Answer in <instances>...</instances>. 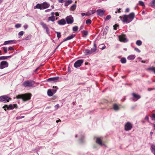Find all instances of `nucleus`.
Wrapping results in <instances>:
<instances>
[{"instance_id": "obj_1", "label": "nucleus", "mask_w": 155, "mask_h": 155, "mask_svg": "<svg viewBox=\"0 0 155 155\" xmlns=\"http://www.w3.org/2000/svg\"><path fill=\"white\" fill-rule=\"evenodd\" d=\"M134 17V13L131 12L128 15H124L120 16L119 18L124 23L128 24L132 21Z\"/></svg>"}, {"instance_id": "obj_2", "label": "nucleus", "mask_w": 155, "mask_h": 155, "mask_svg": "<svg viewBox=\"0 0 155 155\" xmlns=\"http://www.w3.org/2000/svg\"><path fill=\"white\" fill-rule=\"evenodd\" d=\"M31 95L30 94L26 93L19 94L16 96L17 99H21L24 101H26L30 99Z\"/></svg>"}, {"instance_id": "obj_3", "label": "nucleus", "mask_w": 155, "mask_h": 155, "mask_svg": "<svg viewBox=\"0 0 155 155\" xmlns=\"http://www.w3.org/2000/svg\"><path fill=\"white\" fill-rule=\"evenodd\" d=\"M35 84V81L33 80H27L22 83V86L25 87H33Z\"/></svg>"}, {"instance_id": "obj_4", "label": "nucleus", "mask_w": 155, "mask_h": 155, "mask_svg": "<svg viewBox=\"0 0 155 155\" xmlns=\"http://www.w3.org/2000/svg\"><path fill=\"white\" fill-rule=\"evenodd\" d=\"M97 50V47L95 44H94V47L91 50L86 49L84 51V54L85 55H88L91 54L95 52Z\"/></svg>"}, {"instance_id": "obj_5", "label": "nucleus", "mask_w": 155, "mask_h": 155, "mask_svg": "<svg viewBox=\"0 0 155 155\" xmlns=\"http://www.w3.org/2000/svg\"><path fill=\"white\" fill-rule=\"evenodd\" d=\"M12 99L6 95H4L0 96V102L3 103L8 102Z\"/></svg>"}, {"instance_id": "obj_6", "label": "nucleus", "mask_w": 155, "mask_h": 155, "mask_svg": "<svg viewBox=\"0 0 155 155\" xmlns=\"http://www.w3.org/2000/svg\"><path fill=\"white\" fill-rule=\"evenodd\" d=\"M17 107V104H14L13 105L10 104L8 106L7 105H5L3 107V108L4 109L5 111H6V108H7L8 110H12L15 108H16Z\"/></svg>"}, {"instance_id": "obj_7", "label": "nucleus", "mask_w": 155, "mask_h": 155, "mask_svg": "<svg viewBox=\"0 0 155 155\" xmlns=\"http://www.w3.org/2000/svg\"><path fill=\"white\" fill-rule=\"evenodd\" d=\"M59 77H56L50 78L47 80V81L51 83H54L57 82L59 80Z\"/></svg>"}, {"instance_id": "obj_8", "label": "nucleus", "mask_w": 155, "mask_h": 155, "mask_svg": "<svg viewBox=\"0 0 155 155\" xmlns=\"http://www.w3.org/2000/svg\"><path fill=\"white\" fill-rule=\"evenodd\" d=\"M84 60L83 59L78 60L74 63V66L76 68H78L81 66Z\"/></svg>"}, {"instance_id": "obj_9", "label": "nucleus", "mask_w": 155, "mask_h": 155, "mask_svg": "<svg viewBox=\"0 0 155 155\" xmlns=\"http://www.w3.org/2000/svg\"><path fill=\"white\" fill-rule=\"evenodd\" d=\"M75 35L72 34L70 36L67 37L66 38L64 39V40H63V41L62 42H61V43H60V44L59 45L56 47L55 49H57L58 48V47L59 46L62 44V42L65 41H66L68 40H71V39H72V38H74L75 37Z\"/></svg>"}, {"instance_id": "obj_10", "label": "nucleus", "mask_w": 155, "mask_h": 155, "mask_svg": "<svg viewBox=\"0 0 155 155\" xmlns=\"http://www.w3.org/2000/svg\"><path fill=\"white\" fill-rule=\"evenodd\" d=\"M8 66V63L6 61H2L0 64V68L2 69L4 68H7Z\"/></svg>"}, {"instance_id": "obj_11", "label": "nucleus", "mask_w": 155, "mask_h": 155, "mask_svg": "<svg viewBox=\"0 0 155 155\" xmlns=\"http://www.w3.org/2000/svg\"><path fill=\"white\" fill-rule=\"evenodd\" d=\"M66 22L68 24H71L74 22L73 18L71 16H67L66 18Z\"/></svg>"}, {"instance_id": "obj_12", "label": "nucleus", "mask_w": 155, "mask_h": 155, "mask_svg": "<svg viewBox=\"0 0 155 155\" xmlns=\"http://www.w3.org/2000/svg\"><path fill=\"white\" fill-rule=\"evenodd\" d=\"M119 40L121 42H127L128 40L126 38V36L124 35H122L119 36Z\"/></svg>"}, {"instance_id": "obj_13", "label": "nucleus", "mask_w": 155, "mask_h": 155, "mask_svg": "<svg viewBox=\"0 0 155 155\" xmlns=\"http://www.w3.org/2000/svg\"><path fill=\"white\" fill-rule=\"evenodd\" d=\"M132 128L131 124L129 122H127L125 125L124 129L126 131L130 130Z\"/></svg>"}, {"instance_id": "obj_14", "label": "nucleus", "mask_w": 155, "mask_h": 155, "mask_svg": "<svg viewBox=\"0 0 155 155\" xmlns=\"http://www.w3.org/2000/svg\"><path fill=\"white\" fill-rule=\"evenodd\" d=\"M132 95L134 98L132 100L134 101H137L141 97V96L140 95L134 93L132 94Z\"/></svg>"}, {"instance_id": "obj_15", "label": "nucleus", "mask_w": 155, "mask_h": 155, "mask_svg": "<svg viewBox=\"0 0 155 155\" xmlns=\"http://www.w3.org/2000/svg\"><path fill=\"white\" fill-rule=\"evenodd\" d=\"M105 10L101 9H98L97 10V15L101 17H102L105 13Z\"/></svg>"}, {"instance_id": "obj_16", "label": "nucleus", "mask_w": 155, "mask_h": 155, "mask_svg": "<svg viewBox=\"0 0 155 155\" xmlns=\"http://www.w3.org/2000/svg\"><path fill=\"white\" fill-rule=\"evenodd\" d=\"M41 4L42 9H46L50 6V4L46 2H44Z\"/></svg>"}, {"instance_id": "obj_17", "label": "nucleus", "mask_w": 155, "mask_h": 155, "mask_svg": "<svg viewBox=\"0 0 155 155\" xmlns=\"http://www.w3.org/2000/svg\"><path fill=\"white\" fill-rule=\"evenodd\" d=\"M79 142L80 143H84V134H81L79 135Z\"/></svg>"}, {"instance_id": "obj_18", "label": "nucleus", "mask_w": 155, "mask_h": 155, "mask_svg": "<svg viewBox=\"0 0 155 155\" xmlns=\"http://www.w3.org/2000/svg\"><path fill=\"white\" fill-rule=\"evenodd\" d=\"M58 23L59 25H64L66 24V21L64 19H62L58 21Z\"/></svg>"}, {"instance_id": "obj_19", "label": "nucleus", "mask_w": 155, "mask_h": 155, "mask_svg": "<svg viewBox=\"0 0 155 155\" xmlns=\"http://www.w3.org/2000/svg\"><path fill=\"white\" fill-rule=\"evenodd\" d=\"M96 142L97 143L101 146L104 145V144L102 143L101 140L100 138L97 137L96 138Z\"/></svg>"}, {"instance_id": "obj_20", "label": "nucleus", "mask_w": 155, "mask_h": 155, "mask_svg": "<svg viewBox=\"0 0 155 155\" xmlns=\"http://www.w3.org/2000/svg\"><path fill=\"white\" fill-rule=\"evenodd\" d=\"M113 109L116 111H117L120 110V107L119 106L116 104H114L113 105Z\"/></svg>"}, {"instance_id": "obj_21", "label": "nucleus", "mask_w": 155, "mask_h": 155, "mask_svg": "<svg viewBox=\"0 0 155 155\" xmlns=\"http://www.w3.org/2000/svg\"><path fill=\"white\" fill-rule=\"evenodd\" d=\"M15 41V40H11L5 41L3 43V45H5L7 44H11L12 43Z\"/></svg>"}, {"instance_id": "obj_22", "label": "nucleus", "mask_w": 155, "mask_h": 155, "mask_svg": "<svg viewBox=\"0 0 155 155\" xmlns=\"http://www.w3.org/2000/svg\"><path fill=\"white\" fill-rule=\"evenodd\" d=\"M37 8L40 10L42 9V4H37L34 7V9Z\"/></svg>"}, {"instance_id": "obj_23", "label": "nucleus", "mask_w": 155, "mask_h": 155, "mask_svg": "<svg viewBox=\"0 0 155 155\" xmlns=\"http://www.w3.org/2000/svg\"><path fill=\"white\" fill-rule=\"evenodd\" d=\"M151 150L152 153L155 155V145L153 144L151 145Z\"/></svg>"}, {"instance_id": "obj_24", "label": "nucleus", "mask_w": 155, "mask_h": 155, "mask_svg": "<svg viewBox=\"0 0 155 155\" xmlns=\"http://www.w3.org/2000/svg\"><path fill=\"white\" fill-rule=\"evenodd\" d=\"M47 94L48 96L51 97L53 95L54 93L52 92L51 89H49L48 90Z\"/></svg>"}, {"instance_id": "obj_25", "label": "nucleus", "mask_w": 155, "mask_h": 155, "mask_svg": "<svg viewBox=\"0 0 155 155\" xmlns=\"http://www.w3.org/2000/svg\"><path fill=\"white\" fill-rule=\"evenodd\" d=\"M11 57L12 56H1L0 57V60H5L8 58H11Z\"/></svg>"}, {"instance_id": "obj_26", "label": "nucleus", "mask_w": 155, "mask_h": 155, "mask_svg": "<svg viewBox=\"0 0 155 155\" xmlns=\"http://www.w3.org/2000/svg\"><path fill=\"white\" fill-rule=\"evenodd\" d=\"M135 55H131L127 57V59L129 60H133L135 58Z\"/></svg>"}, {"instance_id": "obj_27", "label": "nucleus", "mask_w": 155, "mask_h": 155, "mask_svg": "<svg viewBox=\"0 0 155 155\" xmlns=\"http://www.w3.org/2000/svg\"><path fill=\"white\" fill-rule=\"evenodd\" d=\"M147 70L151 71L153 72L155 74V67H151L147 69Z\"/></svg>"}, {"instance_id": "obj_28", "label": "nucleus", "mask_w": 155, "mask_h": 155, "mask_svg": "<svg viewBox=\"0 0 155 155\" xmlns=\"http://www.w3.org/2000/svg\"><path fill=\"white\" fill-rule=\"evenodd\" d=\"M95 12V10H90V11H88L87 12V14L88 15H89L94 13Z\"/></svg>"}, {"instance_id": "obj_29", "label": "nucleus", "mask_w": 155, "mask_h": 155, "mask_svg": "<svg viewBox=\"0 0 155 155\" xmlns=\"http://www.w3.org/2000/svg\"><path fill=\"white\" fill-rule=\"evenodd\" d=\"M40 24L42 26L44 29H45L48 27L46 25L44 22H41Z\"/></svg>"}, {"instance_id": "obj_30", "label": "nucleus", "mask_w": 155, "mask_h": 155, "mask_svg": "<svg viewBox=\"0 0 155 155\" xmlns=\"http://www.w3.org/2000/svg\"><path fill=\"white\" fill-rule=\"evenodd\" d=\"M122 64H125L126 62V58L124 57L122 58L120 60Z\"/></svg>"}, {"instance_id": "obj_31", "label": "nucleus", "mask_w": 155, "mask_h": 155, "mask_svg": "<svg viewBox=\"0 0 155 155\" xmlns=\"http://www.w3.org/2000/svg\"><path fill=\"white\" fill-rule=\"evenodd\" d=\"M76 7V5L75 4H74L72 6H71L70 8V10L71 11H74Z\"/></svg>"}, {"instance_id": "obj_32", "label": "nucleus", "mask_w": 155, "mask_h": 155, "mask_svg": "<svg viewBox=\"0 0 155 155\" xmlns=\"http://www.w3.org/2000/svg\"><path fill=\"white\" fill-rule=\"evenodd\" d=\"M151 7H155V0H152L150 3Z\"/></svg>"}, {"instance_id": "obj_33", "label": "nucleus", "mask_w": 155, "mask_h": 155, "mask_svg": "<svg viewBox=\"0 0 155 155\" xmlns=\"http://www.w3.org/2000/svg\"><path fill=\"white\" fill-rule=\"evenodd\" d=\"M48 20L49 21H51L52 22H54L55 20V17H53L51 16L49 17L48 18Z\"/></svg>"}, {"instance_id": "obj_34", "label": "nucleus", "mask_w": 155, "mask_h": 155, "mask_svg": "<svg viewBox=\"0 0 155 155\" xmlns=\"http://www.w3.org/2000/svg\"><path fill=\"white\" fill-rule=\"evenodd\" d=\"M142 41L140 40H137L136 42V44L138 46H140L142 45Z\"/></svg>"}, {"instance_id": "obj_35", "label": "nucleus", "mask_w": 155, "mask_h": 155, "mask_svg": "<svg viewBox=\"0 0 155 155\" xmlns=\"http://www.w3.org/2000/svg\"><path fill=\"white\" fill-rule=\"evenodd\" d=\"M53 88H55L53 89H52L51 90L52 91V92L53 93H54V94H55L57 90L58 89V88H57V87L56 86L55 87L54 86L53 87Z\"/></svg>"}, {"instance_id": "obj_36", "label": "nucleus", "mask_w": 155, "mask_h": 155, "mask_svg": "<svg viewBox=\"0 0 155 155\" xmlns=\"http://www.w3.org/2000/svg\"><path fill=\"white\" fill-rule=\"evenodd\" d=\"M55 32L57 34V37L58 39H59L61 37V33L60 32L55 31Z\"/></svg>"}, {"instance_id": "obj_37", "label": "nucleus", "mask_w": 155, "mask_h": 155, "mask_svg": "<svg viewBox=\"0 0 155 155\" xmlns=\"http://www.w3.org/2000/svg\"><path fill=\"white\" fill-rule=\"evenodd\" d=\"M91 19H87L86 21V23L87 24H91Z\"/></svg>"}, {"instance_id": "obj_38", "label": "nucleus", "mask_w": 155, "mask_h": 155, "mask_svg": "<svg viewBox=\"0 0 155 155\" xmlns=\"http://www.w3.org/2000/svg\"><path fill=\"white\" fill-rule=\"evenodd\" d=\"M24 34V32L23 31H21L19 32L18 34V37L20 38L21 36H22Z\"/></svg>"}, {"instance_id": "obj_39", "label": "nucleus", "mask_w": 155, "mask_h": 155, "mask_svg": "<svg viewBox=\"0 0 155 155\" xmlns=\"http://www.w3.org/2000/svg\"><path fill=\"white\" fill-rule=\"evenodd\" d=\"M78 29V27L77 26H75L73 27V30L74 31H77Z\"/></svg>"}, {"instance_id": "obj_40", "label": "nucleus", "mask_w": 155, "mask_h": 155, "mask_svg": "<svg viewBox=\"0 0 155 155\" xmlns=\"http://www.w3.org/2000/svg\"><path fill=\"white\" fill-rule=\"evenodd\" d=\"M110 18H111V16L110 15H107L105 19V21H108V20Z\"/></svg>"}, {"instance_id": "obj_41", "label": "nucleus", "mask_w": 155, "mask_h": 155, "mask_svg": "<svg viewBox=\"0 0 155 155\" xmlns=\"http://www.w3.org/2000/svg\"><path fill=\"white\" fill-rule=\"evenodd\" d=\"M139 5L141 6H144V4L143 2L142 1H139Z\"/></svg>"}, {"instance_id": "obj_42", "label": "nucleus", "mask_w": 155, "mask_h": 155, "mask_svg": "<svg viewBox=\"0 0 155 155\" xmlns=\"http://www.w3.org/2000/svg\"><path fill=\"white\" fill-rule=\"evenodd\" d=\"M32 37V36L31 35H30L27 36L26 38H25V40H30L31 38Z\"/></svg>"}, {"instance_id": "obj_43", "label": "nucleus", "mask_w": 155, "mask_h": 155, "mask_svg": "<svg viewBox=\"0 0 155 155\" xmlns=\"http://www.w3.org/2000/svg\"><path fill=\"white\" fill-rule=\"evenodd\" d=\"M2 48L5 53H7V47H3Z\"/></svg>"}, {"instance_id": "obj_44", "label": "nucleus", "mask_w": 155, "mask_h": 155, "mask_svg": "<svg viewBox=\"0 0 155 155\" xmlns=\"http://www.w3.org/2000/svg\"><path fill=\"white\" fill-rule=\"evenodd\" d=\"M21 25L20 24H17L15 25V27L16 28H18L21 27Z\"/></svg>"}, {"instance_id": "obj_45", "label": "nucleus", "mask_w": 155, "mask_h": 155, "mask_svg": "<svg viewBox=\"0 0 155 155\" xmlns=\"http://www.w3.org/2000/svg\"><path fill=\"white\" fill-rule=\"evenodd\" d=\"M45 29L46 30V32L48 34V35H49V34H50V30H49V29L48 27L47 28H46Z\"/></svg>"}, {"instance_id": "obj_46", "label": "nucleus", "mask_w": 155, "mask_h": 155, "mask_svg": "<svg viewBox=\"0 0 155 155\" xmlns=\"http://www.w3.org/2000/svg\"><path fill=\"white\" fill-rule=\"evenodd\" d=\"M24 117H25V116H19L17 117L16 118V119L17 120L20 119L24 118Z\"/></svg>"}, {"instance_id": "obj_47", "label": "nucleus", "mask_w": 155, "mask_h": 155, "mask_svg": "<svg viewBox=\"0 0 155 155\" xmlns=\"http://www.w3.org/2000/svg\"><path fill=\"white\" fill-rule=\"evenodd\" d=\"M88 31H83V34L85 35H88Z\"/></svg>"}, {"instance_id": "obj_48", "label": "nucleus", "mask_w": 155, "mask_h": 155, "mask_svg": "<svg viewBox=\"0 0 155 155\" xmlns=\"http://www.w3.org/2000/svg\"><path fill=\"white\" fill-rule=\"evenodd\" d=\"M134 50L138 53H140V51L138 48H134Z\"/></svg>"}, {"instance_id": "obj_49", "label": "nucleus", "mask_w": 155, "mask_h": 155, "mask_svg": "<svg viewBox=\"0 0 155 155\" xmlns=\"http://www.w3.org/2000/svg\"><path fill=\"white\" fill-rule=\"evenodd\" d=\"M66 2H67V3H68L69 5L72 2V1L71 0H68L66 1Z\"/></svg>"}, {"instance_id": "obj_50", "label": "nucleus", "mask_w": 155, "mask_h": 155, "mask_svg": "<svg viewBox=\"0 0 155 155\" xmlns=\"http://www.w3.org/2000/svg\"><path fill=\"white\" fill-rule=\"evenodd\" d=\"M151 118L152 120H153V119H154L155 120V114H152Z\"/></svg>"}, {"instance_id": "obj_51", "label": "nucleus", "mask_w": 155, "mask_h": 155, "mask_svg": "<svg viewBox=\"0 0 155 155\" xmlns=\"http://www.w3.org/2000/svg\"><path fill=\"white\" fill-rule=\"evenodd\" d=\"M121 8H119V9H117V11H115V13H117V12H118V13H120L121 12Z\"/></svg>"}, {"instance_id": "obj_52", "label": "nucleus", "mask_w": 155, "mask_h": 155, "mask_svg": "<svg viewBox=\"0 0 155 155\" xmlns=\"http://www.w3.org/2000/svg\"><path fill=\"white\" fill-rule=\"evenodd\" d=\"M118 25H114L113 26L114 29L115 30H117V27H118Z\"/></svg>"}, {"instance_id": "obj_53", "label": "nucleus", "mask_w": 155, "mask_h": 155, "mask_svg": "<svg viewBox=\"0 0 155 155\" xmlns=\"http://www.w3.org/2000/svg\"><path fill=\"white\" fill-rule=\"evenodd\" d=\"M81 15L82 16V17L84 15H86V16L88 15L87 13H81Z\"/></svg>"}, {"instance_id": "obj_54", "label": "nucleus", "mask_w": 155, "mask_h": 155, "mask_svg": "<svg viewBox=\"0 0 155 155\" xmlns=\"http://www.w3.org/2000/svg\"><path fill=\"white\" fill-rule=\"evenodd\" d=\"M58 2L60 3H63L65 2V0H58Z\"/></svg>"}, {"instance_id": "obj_55", "label": "nucleus", "mask_w": 155, "mask_h": 155, "mask_svg": "<svg viewBox=\"0 0 155 155\" xmlns=\"http://www.w3.org/2000/svg\"><path fill=\"white\" fill-rule=\"evenodd\" d=\"M51 17H55L54 16L55 13L54 12H51Z\"/></svg>"}, {"instance_id": "obj_56", "label": "nucleus", "mask_w": 155, "mask_h": 155, "mask_svg": "<svg viewBox=\"0 0 155 155\" xmlns=\"http://www.w3.org/2000/svg\"><path fill=\"white\" fill-rule=\"evenodd\" d=\"M55 108L58 109L59 107V104H57L55 106Z\"/></svg>"}, {"instance_id": "obj_57", "label": "nucleus", "mask_w": 155, "mask_h": 155, "mask_svg": "<svg viewBox=\"0 0 155 155\" xmlns=\"http://www.w3.org/2000/svg\"><path fill=\"white\" fill-rule=\"evenodd\" d=\"M28 27V26L26 24H25L24 26V28L25 29H26Z\"/></svg>"}, {"instance_id": "obj_58", "label": "nucleus", "mask_w": 155, "mask_h": 155, "mask_svg": "<svg viewBox=\"0 0 155 155\" xmlns=\"http://www.w3.org/2000/svg\"><path fill=\"white\" fill-rule=\"evenodd\" d=\"M8 50L10 51L14 50V49L12 47H10L9 48Z\"/></svg>"}, {"instance_id": "obj_59", "label": "nucleus", "mask_w": 155, "mask_h": 155, "mask_svg": "<svg viewBox=\"0 0 155 155\" xmlns=\"http://www.w3.org/2000/svg\"><path fill=\"white\" fill-rule=\"evenodd\" d=\"M51 10V9H47V10H45V12H49Z\"/></svg>"}, {"instance_id": "obj_60", "label": "nucleus", "mask_w": 155, "mask_h": 155, "mask_svg": "<svg viewBox=\"0 0 155 155\" xmlns=\"http://www.w3.org/2000/svg\"><path fill=\"white\" fill-rule=\"evenodd\" d=\"M129 9L128 8H127L126 9L125 12H129Z\"/></svg>"}, {"instance_id": "obj_61", "label": "nucleus", "mask_w": 155, "mask_h": 155, "mask_svg": "<svg viewBox=\"0 0 155 155\" xmlns=\"http://www.w3.org/2000/svg\"><path fill=\"white\" fill-rule=\"evenodd\" d=\"M69 5V4L67 3V2H65L64 5L66 6H68Z\"/></svg>"}, {"instance_id": "obj_62", "label": "nucleus", "mask_w": 155, "mask_h": 155, "mask_svg": "<svg viewBox=\"0 0 155 155\" xmlns=\"http://www.w3.org/2000/svg\"><path fill=\"white\" fill-rule=\"evenodd\" d=\"M145 119L148 121L149 120V117L148 116H146V117H145Z\"/></svg>"}, {"instance_id": "obj_63", "label": "nucleus", "mask_w": 155, "mask_h": 155, "mask_svg": "<svg viewBox=\"0 0 155 155\" xmlns=\"http://www.w3.org/2000/svg\"><path fill=\"white\" fill-rule=\"evenodd\" d=\"M55 15L56 16H58L59 15V14L58 12H57L55 13Z\"/></svg>"}, {"instance_id": "obj_64", "label": "nucleus", "mask_w": 155, "mask_h": 155, "mask_svg": "<svg viewBox=\"0 0 155 155\" xmlns=\"http://www.w3.org/2000/svg\"><path fill=\"white\" fill-rule=\"evenodd\" d=\"M106 48V46H105V45H104L102 47V48H101V49L102 50H103L104 49Z\"/></svg>"}]
</instances>
